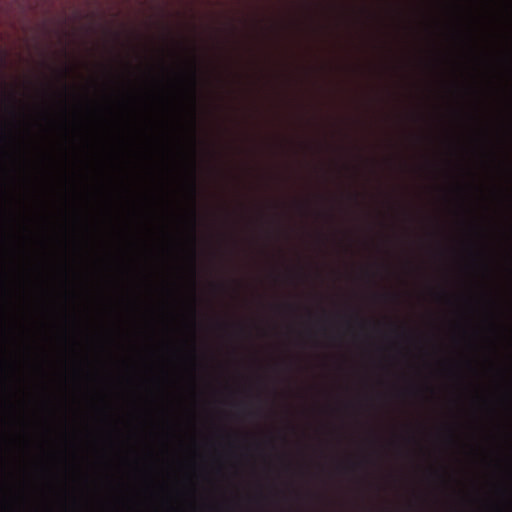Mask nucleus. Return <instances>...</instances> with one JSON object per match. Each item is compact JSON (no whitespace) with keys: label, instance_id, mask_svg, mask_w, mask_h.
Returning a JSON list of instances; mask_svg holds the SVG:
<instances>
[{"label":"nucleus","instance_id":"obj_3","mask_svg":"<svg viewBox=\"0 0 512 512\" xmlns=\"http://www.w3.org/2000/svg\"><path fill=\"white\" fill-rule=\"evenodd\" d=\"M190 193L193 204L195 203L196 194H197V186H196V174H195V161L192 163V173H191V182H190Z\"/></svg>","mask_w":512,"mask_h":512},{"label":"nucleus","instance_id":"obj_5","mask_svg":"<svg viewBox=\"0 0 512 512\" xmlns=\"http://www.w3.org/2000/svg\"><path fill=\"white\" fill-rule=\"evenodd\" d=\"M192 312H193V315H195V307L194 306H193Z\"/></svg>","mask_w":512,"mask_h":512},{"label":"nucleus","instance_id":"obj_2","mask_svg":"<svg viewBox=\"0 0 512 512\" xmlns=\"http://www.w3.org/2000/svg\"><path fill=\"white\" fill-rule=\"evenodd\" d=\"M191 240H192V258H191L192 259V272H193V276H195L196 210H195L194 206L191 211Z\"/></svg>","mask_w":512,"mask_h":512},{"label":"nucleus","instance_id":"obj_4","mask_svg":"<svg viewBox=\"0 0 512 512\" xmlns=\"http://www.w3.org/2000/svg\"><path fill=\"white\" fill-rule=\"evenodd\" d=\"M192 140H193V145L195 144V135L193 134V137H192ZM195 153V149L193 148V154Z\"/></svg>","mask_w":512,"mask_h":512},{"label":"nucleus","instance_id":"obj_1","mask_svg":"<svg viewBox=\"0 0 512 512\" xmlns=\"http://www.w3.org/2000/svg\"><path fill=\"white\" fill-rule=\"evenodd\" d=\"M190 94L193 106V130L195 129V107H196V89H197V67L195 60L192 62L190 70Z\"/></svg>","mask_w":512,"mask_h":512}]
</instances>
